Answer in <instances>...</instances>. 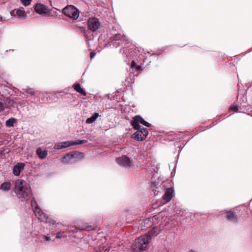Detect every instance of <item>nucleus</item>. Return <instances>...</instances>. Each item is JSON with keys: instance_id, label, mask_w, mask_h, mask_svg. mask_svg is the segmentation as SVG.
I'll return each instance as SVG.
<instances>
[{"instance_id": "1", "label": "nucleus", "mask_w": 252, "mask_h": 252, "mask_svg": "<svg viewBox=\"0 0 252 252\" xmlns=\"http://www.w3.org/2000/svg\"><path fill=\"white\" fill-rule=\"evenodd\" d=\"M14 190L16 196L22 201L27 200L32 196L31 187L24 180L15 182Z\"/></svg>"}, {"instance_id": "2", "label": "nucleus", "mask_w": 252, "mask_h": 252, "mask_svg": "<svg viewBox=\"0 0 252 252\" xmlns=\"http://www.w3.org/2000/svg\"><path fill=\"white\" fill-rule=\"evenodd\" d=\"M156 230V228H154L149 232L148 234L141 236L135 239V242L132 246L133 251L134 252H140L147 250L149 247V244L152 237L157 235L155 234Z\"/></svg>"}, {"instance_id": "3", "label": "nucleus", "mask_w": 252, "mask_h": 252, "mask_svg": "<svg viewBox=\"0 0 252 252\" xmlns=\"http://www.w3.org/2000/svg\"><path fill=\"white\" fill-rule=\"evenodd\" d=\"M161 185L165 189L164 193L162 197V201L163 202V204H165L171 201L174 195V190L169 180L163 182Z\"/></svg>"}, {"instance_id": "4", "label": "nucleus", "mask_w": 252, "mask_h": 252, "mask_svg": "<svg viewBox=\"0 0 252 252\" xmlns=\"http://www.w3.org/2000/svg\"><path fill=\"white\" fill-rule=\"evenodd\" d=\"M31 204L32 207L34 205H36L33 211L35 216L37 217L38 219L40 221L48 223L50 224H54V220L51 218H49L46 214L42 212L41 209L37 205L36 201L34 198L32 201Z\"/></svg>"}, {"instance_id": "5", "label": "nucleus", "mask_w": 252, "mask_h": 252, "mask_svg": "<svg viewBox=\"0 0 252 252\" xmlns=\"http://www.w3.org/2000/svg\"><path fill=\"white\" fill-rule=\"evenodd\" d=\"M85 157L84 154L79 152H75L66 154L62 158V162L64 164L76 162Z\"/></svg>"}, {"instance_id": "6", "label": "nucleus", "mask_w": 252, "mask_h": 252, "mask_svg": "<svg viewBox=\"0 0 252 252\" xmlns=\"http://www.w3.org/2000/svg\"><path fill=\"white\" fill-rule=\"evenodd\" d=\"M63 13L68 17L74 20L77 19L79 15V10L73 5H67L63 9Z\"/></svg>"}, {"instance_id": "7", "label": "nucleus", "mask_w": 252, "mask_h": 252, "mask_svg": "<svg viewBox=\"0 0 252 252\" xmlns=\"http://www.w3.org/2000/svg\"><path fill=\"white\" fill-rule=\"evenodd\" d=\"M139 124H142L147 127H150L151 125L146 122L139 115L135 116L133 118V120L130 122L131 125L134 129H139L140 126Z\"/></svg>"}, {"instance_id": "8", "label": "nucleus", "mask_w": 252, "mask_h": 252, "mask_svg": "<svg viewBox=\"0 0 252 252\" xmlns=\"http://www.w3.org/2000/svg\"><path fill=\"white\" fill-rule=\"evenodd\" d=\"M137 129L138 130L132 135V137L138 141L145 140L148 134L147 129L145 128L141 127Z\"/></svg>"}, {"instance_id": "9", "label": "nucleus", "mask_w": 252, "mask_h": 252, "mask_svg": "<svg viewBox=\"0 0 252 252\" xmlns=\"http://www.w3.org/2000/svg\"><path fill=\"white\" fill-rule=\"evenodd\" d=\"M88 29L93 32H96L100 27V24L96 18H90L87 22Z\"/></svg>"}, {"instance_id": "10", "label": "nucleus", "mask_w": 252, "mask_h": 252, "mask_svg": "<svg viewBox=\"0 0 252 252\" xmlns=\"http://www.w3.org/2000/svg\"><path fill=\"white\" fill-rule=\"evenodd\" d=\"M116 160L119 164L125 167H130L132 165V162L130 158L126 156H123L118 158Z\"/></svg>"}, {"instance_id": "11", "label": "nucleus", "mask_w": 252, "mask_h": 252, "mask_svg": "<svg viewBox=\"0 0 252 252\" xmlns=\"http://www.w3.org/2000/svg\"><path fill=\"white\" fill-rule=\"evenodd\" d=\"M34 10L36 13L40 14H45L48 12L47 7L41 3H37L35 6Z\"/></svg>"}, {"instance_id": "12", "label": "nucleus", "mask_w": 252, "mask_h": 252, "mask_svg": "<svg viewBox=\"0 0 252 252\" xmlns=\"http://www.w3.org/2000/svg\"><path fill=\"white\" fill-rule=\"evenodd\" d=\"M25 164L24 163H18L15 165L13 169V173L15 176H19L21 171L24 169Z\"/></svg>"}, {"instance_id": "13", "label": "nucleus", "mask_w": 252, "mask_h": 252, "mask_svg": "<svg viewBox=\"0 0 252 252\" xmlns=\"http://www.w3.org/2000/svg\"><path fill=\"white\" fill-rule=\"evenodd\" d=\"M11 14L14 16H17L20 18H24L26 16L25 12L21 9H15L11 12Z\"/></svg>"}, {"instance_id": "14", "label": "nucleus", "mask_w": 252, "mask_h": 252, "mask_svg": "<svg viewBox=\"0 0 252 252\" xmlns=\"http://www.w3.org/2000/svg\"><path fill=\"white\" fill-rule=\"evenodd\" d=\"M36 154L40 159L45 158L47 156V151L43 150L41 147H39L36 150Z\"/></svg>"}, {"instance_id": "15", "label": "nucleus", "mask_w": 252, "mask_h": 252, "mask_svg": "<svg viewBox=\"0 0 252 252\" xmlns=\"http://www.w3.org/2000/svg\"><path fill=\"white\" fill-rule=\"evenodd\" d=\"M73 88H74V89L76 92H77L78 93H80V94H81L83 96H86V94H87L85 92V91L83 89H82L80 84L77 83V84H74Z\"/></svg>"}, {"instance_id": "16", "label": "nucleus", "mask_w": 252, "mask_h": 252, "mask_svg": "<svg viewBox=\"0 0 252 252\" xmlns=\"http://www.w3.org/2000/svg\"><path fill=\"white\" fill-rule=\"evenodd\" d=\"M226 218L228 220L231 221H235L237 220L236 215L232 211H229L227 213Z\"/></svg>"}, {"instance_id": "17", "label": "nucleus", "mask_w": 252, "mask_h": 252, "mask_svg": "<svg viewBox=\"0 0 252 252\" xmlns=\"http://www.w3.org/2000/svg\"><path fill=\"white\" fill-rule=\"evenodd\" d=\"M99 114L98 113H94L90 118H89L86 120V123L92 124L94 123L96 120Z\"/></svg>"}, {"instance_id": "18", "label": "nucleus", "mask_w": 252, "mask_h": 252, "mask_svg": "<svg viewBox=\"0 0 252 252\" xmlns=\"http://www.w3.org/2000/svg\"><path fill=\"white\" fill-rule=\"evenodd\" d=\"M156 176H153L152 178V181L151 182V187L150 188L152 189L153 191L155 192L156 191V189H157V183L155 179Z\"/></svg>"}, {"instance_id": "19", "label": "nucleus", "mask_w": 252, "mask_h": 252, "mask_svg": "<svg viewBox=\"0 0 252 252\" xmlns=\"http://www.w3.org/2000/svg\"><path fill=\"white\" fill-rule=\"evenodd\" d=\"M11 186V184L9 182H5L1 185L0 189L4 191H7L9 190Z\"/></svg>"}, {"instance_id": "20", "label": "nucleus", "mask_w": 252, "mask_h": 252, "mask_svg": "<svg viewBox=\"0 0 252 252\" xmlns=\"http://www.w3.org/2000/svg\"><path fill=\"white\" fill-rule=\"evenodd\" d=\"M16 120L14 118L9 119L6 121L5 124L7 127L13 126L14 124L16 123Z\"/></svg>"}, {"instance_id": "21", "label": "nucleus", "mask_w": 252, "mask_h": 252, "mask_svg": "<svg viewBox=\"0 0 252 252\" xmlns=\"http://www.w3.org/2000/svg\"><path fill=\"white\" fill-rule=\"evenodd\" d=\"M62 145L63 146V148L68 147L71 146L73 145V143H72V141H65L62 142Z\"/></svg>"}, {"instance_id": "22", "label": "nucleus", "mask_w": 252, "mask_h": 252, "mask_svg": "<svg viewBox=\"0 0 252 252\" xmlns=\"http://www.w3.org/2000/svg\"><path fill=\"white\" fill-rule=\"evenodd\" d=\"M5 105H7V107L12 106L14 104V101L13 100H11L9 98H6L5 100Z\"/></svg>"}, {"instance_id": "23", "label": "nucleus", "mask_w": 252, "mask_h": 252, "mask_svg": "<svg viewBox=\"0 0 252 252\" xmlns=\"http://www.w3.org/2000/svg\"><path fill=\"white\" fill-rule=\"evenodd\" d=\"M122 38L125 37H124L123 35H122L120 33L116 34L113 37V39L115 40H121Z\"/></svg>"}, {"instance_id": "24", "label": "nucleus", "mask_w": 252, "mask_h": 252, "mask_svg": "<svg viewBox=\"0 0 252 252\" xmlns=\"http://www.w3.org/2000/svg\"><path fill=\"white\" fill-rule=\"evenodd\" d=\"M239 108H240V107H239L237 105H231L230 107V111L237 112L239 110Z\"/></svg>"}, {"instance_id": "25", "label": "nucleus", "mask_w": 252, "mask_h": 252, "mask_svg": "<svg viewBox=\"0 0 252 252\" xmlns=\"http://www.w3.org/2000/svg\"><path fill=\"white\" fill-rule=\"evenodd\" d=\"M62 145V142L56 143L54 146V148L57 150L63 149V146Z\"/></svg>"}, {"instance_id": "26", "label": "nucleus", "mask_w": 252, "mask_h": 252, "mask_svg": "<svg viewBox=\"0 0 252 252\" xmlns=\"http://www.w3.org/2000/svg\"><path fill=\"white\" fill-rule=\"evenodd\" d=\"M22 3L25 6H28L31 4V0H20Z\"/></svg>"}, {"instance_id": "27", "label": "nucleus", "mask_w": 252, "mask_h": 252, "mask_svg": "<svg viewBox=\"0 0 252 252\" xmlns=\"http://www.w3.org/2000/svg\"><path fill=\"white\" fill-rule=\"evenodd\" d=\"M87 141L86 140H78L77 141L74 142L72 141V143H73V145H78V144H82L83 143H86Z\"/></svg>"}, {"instance_id": "28", "label": "nucleus", "mask_w": 252, "mask_h": 252, "mask_svg": "<svg viewBox=\"0 0 252 252\" xmlns=\"http://www.w3.org/2000/svg\"><path fill=\"white\" fill-rule=\"evenodd\" d=\"M63 234H64V231H61L60 232H59L57 234L56 238H58V239H61V238L63 237H64Z\"/></svg>"}, {"instance_id": "29", "label": "nucleus", "mask_w": 252, "mask_h": 252, "mask_svg": "<svg viewBox=\"0 0 252 252\" xmlns=\"http://www.w3.org/2000/svg\"><path fill=\"white\" fill-rule=\"evenodd\" d=\"M27 93L32 95H33L35 94V91L32 90V89H27Z\"/></svg>"}, {"instance_id": "30", "label": "nucleus", "mask_w": 252, "mask_h": 252, "mask_svg": "<svg viewBox=\"0 0 252 252\" xmlns=\"http://www.w3.org/2000/svg\"><path fill=\"white\" fill-rule=\"evenodd\" d=\"M81 229H85L86 231H90V230H94V227L90 226H87V227H85L84 229L81 228Z\"/></svg>"}, {"instance_id": "31", "label": "nucleus", "mask_w": 252, "mask_h": 252, "mask_svg": "<svg viewBox=\"0 0 252 252\" xmlns=\"http://www.w3.org/2000/svg\"><path fill=\"white\" fill-rule=\"evenodd\" d=\"M42 238H43L45 241H51V238H50V236L43 235V236H42Z\"/></svg>"}, {"instance_id": "32", "label": "nucleus", "mask_w": 252, "mask_h": 252, "mask_svg": "<svg viewBox=\"0 0 252 252\" xmlns=\"http://www.w3.org/2000/svg\"><path fill=\"white\" fill-rule=\"evenodd\" d=\"M136 65H137L136 64V63L134 61H132V62H131V67H135L136 68Z\"/></svg>"}, {"instance_id": "33", "label": "nucleus", "mask_w": 252, "mask_h": 252, "mask_svg": "<svg viewBox=\"0 0 252 252\" xmlns=\"http://www.w3.org/2000/svg\"><path fill=\"white\" fill-rule=\"evenodd\" d=\"M124 37L125 38H122L121 40H123V41H125V42L127 43V42L128 41V38L125 35H124Z\"/></svg>"}, {"instance_id": "34", "label": "nucleus", "mask_w": 252, "mask_h": 252, "mask_svg": "<svg viewBox=\"0 0 252 252\" xmlns=\"http://www.w3.org/2000/svg\"><path fill=\"white\" fill-rule=\"evenodd\" d=\"M4 110L3 103L0 102V112Z\"/></svg>"}, {"instance_id": "35", "label": "nucleus", "mask_w": 252, "mask_h": 252, "mask_svg": "<svg viewBox=\"0 0 252 252\" xmlns=\"http://www.w3.org/2000/svg\"><path fill=\"white\" fill-rule=\"evenodd\" d=\"M136 68L137 70H138L139 71H142V68L140 65H136Z\"/></svg>"}, {"instance_id": "36", "label": "nucleus", "mask_w": 252, "mask_h": 252, "mask_svg": "<svg viewBox=\"0 0 252 252\" xmlns=\"http://www.w3.org/2000/svg\"><path fill=\"white\" fill-rule=\"evenodd\" d=\"M95 55V53L91 52V54H90V58H91V59H93Z\"/></svg>"}, {"instance_id": "37", "label": "nucleus", "mask_w": 252, "mask_h": 252, "mask_svg": "<svg viewBox=\"0 0 252 252\" xmlns=\"http://www.w3.org/2000/svg\"><path fill=\"white\" fill-rule=\"evenodd\" d=\"M189 252H197L196 251L193 250H191Z\"/></svg>"}]
</instances>
